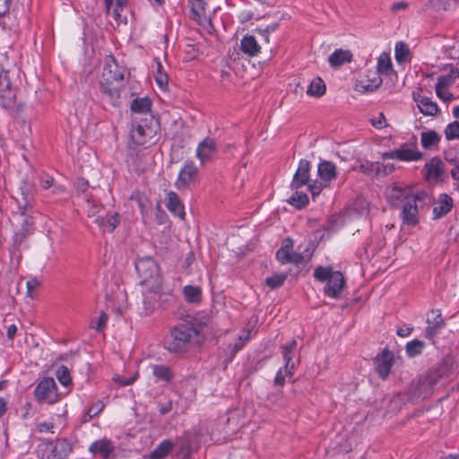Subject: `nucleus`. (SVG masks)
I'll use <instances>...</instances> for the list:
<instances>
[{
    "label": "nucleus",
    "mask_w": 459,
    "mask_h": 459,
    "mask_svg": "<svg viewBox=\"0 0 459 459\" xmlns=\"http://www.w3.org/2000/svg\"><path fill=\"white\" fill-rule=\"evenodd\" d=\"M205 337L206 333L203 332L202 325L198 328L189 323H182L170 331L165 345L169 351L181 353L191 348L201 346Z\"/></svg>",
    "instance_id": "f257e3e1"
},
{
    "label": "nucleus",
    "mask_w": 459,
    "mask_h": 459,
    "mask_svg": "<svg viewBox=\"0 0 459 459\" xmlns=\"http://www.w3.org/2000/svg\"><path fill=\"white\" fill-rule=\"evenodd\" d=\"M123 80L124 69L118 65L114 56H107L100 80V90L107 100L113 106L117 105Z\"/></svg>",
    "instance_id": "f03ea898"
},
{
    "label": "nucleus",
    "mask_w": 459,
    "mask_h": 459,
    "mask_svg": "<svg viewBox=\"0 0 459 459\" xmlns=\"http://www.w3.org/2000/svg\"><path fill=\"white\" fill-rule=\"evenodd\" d=\"M314 277L319 281H326L325 293L328 297L337 299L340 297L345 281L343 275L339 271H333L331 267H317L314 272Z\"/></svg>",
    "instance_id": "7ed1b4c3"
},
{
    "label": "nucleus",
    "mask_w": 459,
    "mask_h": 459,
    "mask_svg": "<svg viewBox=\"0 0 459 459\" xmlns=\"http://www.w3.org/2000/svg\"><path fill=\"white\" fill-rule=\"evenodd\" d=\"M135 270L143 285L161 288L159 267L153 258L150 256L139 258L135 262Z\"/></svg>",
    "instance_id": "20e7f679"
},
{
    "label": "nucleus",
    "mask_w": 459,
    "mask_h": 459,
    "mask_svg": "<svg viewBox=\"0 0 459 459\" xmlns=\"http://www.w3.org/2000/svg\"><path fill=\"white\" fill-rule=\"evenodd\" d=\"M72 452V445L65 438L42 443L37 448L40 459H64Z\"/></svg>",
    "instance_id": "39448f33"
},
{
    "label": "nucleus",
    "mask_w": 459,
    "mask_h": 459,
    "mask_svg": "<svg viewBox=\"0 0 459 459\" xmlns=\"http://www.w3.org/2000/svg\"><path fill=\"white\" fill-rule=\"evenodd\" d=\"M88 217L91 218L93 222L96 223L103 230L113 231L119 224V215L115 212L114 214H106L103 207L100 204H92L88 210Z\"/></svg>",
    "instance_id": "423d86ee"
},
{
    "label": "nucleus",
    "mask_w": 459,
    "mask_h": 459,
    "mask_svg": "<svg viewBox=\"0 0 459 459\" xmlns=\"http://www.w3.org/2000/svg\"><path fill=\"white\" fill-rule=\"evenodd\" d=\"M429 199V195L423 191L409 197L408 201L403 204L402 219L403 223L415 225L418 222V203H424Z\"/></svg>",
    "instance_id": "0eeeda50"
},
{
    "label": "nucleus",
    "mask_w": 459,
    "mask_h": 459,
    "mask_svg": "<svg viewBox=\"0 0 459 459\" xmlns=\"http://www.w3.org/2000/svg\"><path fill=\"white\" fill-rule=\"evenodd\" d=\"M198 168L194 162L186 163L180 169L175 186L179 191H184L195 185L198 178Z\"/></svg>",
    "instance_id": "6e6552de"
},
{
    "label": "nucleus",
    "mask_w": 459,
    "mask_h": 459,
    "mask_svg": "<svg viewBox=\"0 0 459 459\" xmlns=\"http://www.w3.org/2000/svg\"><path fill=\"white\" fill-rule=\"evenodd\" d=\"M34 394L39 402L55 403L57 399L55 380L51 377L42 379L36 386Z\"/></svg>",
    "instance_id": "1a4fd4ad"
},
{
    "label": "nucleus",
    "mask_w": 459,
    "mask_h": 459,
    "mask_svg": "<svg viewBox=\"0 0 459 459\" xmlns=\"http://www.w3.org/2000/svg\"><path fill=\"white\" fill-rule=\"evenodd\" d=\"M394 362V355L387 349H384L374 359L375 370L382 379H385Z\"/></svg>",
    "instance_id": "9d476101"
},
{
    "label": "nucleus",
    "mask_w": 459,
    "mask_h": 459,
    "mask_svg": "<svg viewBox=\"0 0 459 459\" xmlns=\"http://www.w3.org/2000/svg\"><path fill=\"white\" fill-rule=\"evenodd\" d=\"M18 211L15 215L26 216L33 209L34 197L28 187H22L18 195L14 197Z\"/></svg>",
    "instance_id": "9b49d317"
},
{
    "label": "nucleus",
    "mask_w": 459,
    "mask_h": 459,
    "mask_svg": "<svg viewBox=\"0 0 459 459\" xmlns=\"http://www.w3.org/2000/svg\"><path fill=\"white\" fill-rule=\"evenodd\" d=\"M382 158L383 160L396 159L402 161H412L421 159V153L403 145L400 149L384 152Z\"/></svg>",
    "instance_id": "f8f14e48"
},
{
    "label": "nucleus",
    "mask_w": 459,
    "mask_h": 459,
    "mask_svg": "<svg viewBox=\"0 0 459 459\" xmlns=\"http://www.w3.org/2000/svg\"><path fill=\"white\" fill-rule=\"evenodd\" d=\"M218 152L217 144L214 139L206 137L199 143L196 148V157L201 163L209 161Z\"/></svg>",
    "instance_id": "ddd939ff"
},
{
    "label": "nucleus",
    "mask_w": 459,
    "mask_h": 459,
    "mask_svg": "<svg viewBox=\"0 0 459 459\" xmlns=\"http://www.w3.org/2000/svg\"><path fill=\"white\" fill-rule=\"evenodd\" d=\"M310 164L307 160H300L298 169L296 170L291 182V188L298 190L303 186H307L309 180Z\"/></svg>",
    "instance_id": "4468645a"
},
{
    "label": "nucleus",
    "mask_w": 459,
    "mask_h": 459,
    "mask_svg": "<svg viewBox=\"0 0 459 459\" xmlns=\"http://www.w3.org/2000/svg\"><path fill=\"white\" fill-rule=\"evenodd\" d=\"M161 288H153L152 285L147 286V290L143 291V308L146 315L152 313L160 305Z\"/></svg>",
    "instance_id": "2eb2a0df"
},
{
    "label": "nucleus",
    "mask_w": 459,
    "mask_h": 459,
    "mask_svg": "<svg viewBox=\"0 0 459 459\" xmlns=\"http://www.w3.org/2000/svg\"><path fill=\"white\" fill-rule=\"evenodd\" d=\"M439 376L437 372H429L428 375L420 377L416 383L415 386L420 396L429 395L435 385H437Z\"/></svg>",
    "instance_id": "dca6fc26"
},
{
    "label": "nucleus",
    "mask_w": 459,
    "mask_h": 459,
    "mask_svg": "<svg viewBox=\"0 0 459 459\" xmlns=\"http://www.w3.org/2000/svg\"><path fill=\"white\" fill-rule=\"evenodd\" d=\"M93 455H100L103 459L110 458L115 451L114 444L107 438L94 441L89 448Z\"/></svg>",
    "instance_id": "f3484780"
},
{
    "label": "nucleus",
    "mask_w": 459,
    "mask_h": 459,
    "mask_svg": "<svg viewBox=\"0 0 459 459\" xmlns=\"http://www.w3.org/2000/svg\"><path fill=\"white\" fill-rule=\"evenodd\" d=\"M431 313L436 314V316L432 319L429 317L427 319L428 326L425 330V337L429 340H432L446 325L440 310L432 309Z\"/></svg>",
    "instance_id": "a211bd4d"
},
{
    "label": "nucleus",
    "mask_w": 459,
    "mask_h": 459,
    "mask_svg": "<svg viewBox=\"0 0 459 459\" xmlns=\"http://www.w3.org/2000/svg\"><path fill=\"white\" fill-rule=\"evenodd\" d=\"M386 195L393 205H398L399 203L403 204L408 201L409 197L415 195V194H411L409 189L402 188L396 185L388 187Z\"/></svg>",
    "instance_id": "6ab92c4d"
},
{
    "label": "nucleus",
    "mask_w": 459,
    "mask_h": 459,
    "mask_svg": "<svg viewBox=\"0 0 459 459\" xmlns=\"http://www.w3.org/2000/svg\"><path fill=\"white\" fill-rule=\"evenodd\" d=\"M152 130L150 127L138 123H134L130 131L132 141L137 145H143L147 143V139H152Z\"/></svg>",
    "instance_id": "aec40b11"
},
{
    "label": "nucleus",
    "mask_w": 459,
    "mask_h": 459,
    "mask_svg": "<svg viewBox=\"0 0 459 459\" xmlns=\"http://www.w3.org/2000/svg\"><path fill=\"white\" fill-rule=\"evenodd\" d=\"M297 348V341L291 340L288 343L281 345V352L284 359V372L286 375L292 376L295 363L292 361V353Z\"/></svg>",
    "instance_id": "412c9836"
},
{
    "label": "nucleus",
    "mask_w": 459,
    "mask_h": 459,
    "mask_svg": "<svg viewBox=\"0 0 459 459\" xmlns=\"http://www.w3.org/2000/svg\"><path fill=\"white\" fill-rule=\"evenodd\" d=\"M165 201L166 207L170 212L180 219L185 218L186 213L184 205L177 193L173 191L168 192Z\"/></svg>",
    "instance_id": "4be33fe9"
},
{
    "label": "nucleus",
    "mask_w": 459,
    "mask_h": 459,
    "mask_svg": "<svg viewBox=\"0 0 459 459\" xmlns=\"http://www.w3.org/2000/svg\"><path fill=\"white\" fill-rule=\"evenodd\" d=\"M426 178L438 180L444 172V164L441 160L434 158L425 165Z\"/></svg>",
    "instance_id": "5701e85b"
},
{
    "label": "nucleus",
    "mask_w": 459,
    "mask_h": 459,
    "mask_svg": "<svg viewBox=\"0 0 459 459\" xmlns=\"http://www.w3.org/2000/svg\"><path fill=\"white\" fill-rule=\"evenodd\" d=\"M317 174L323 181L330 182L337 176L336 167L331 161L323 160L318 164Z\"/></svg>",
    "instance_id": "b1692460"
},
{
    "label": "nucleus",
    "mask_w": 459,
    "mask_h": 459,
    "mask_svg": "<svg viewBox=\"0 0 459 459\" xmlns=\"http://www.w3.org/2000/svg\"><path fill=\"white\" fill-rule=\"evenodd\" d=\"M240 47L241 50L250 56H256L261 49V46L257 42L256 39L251 35L245 36L241 39Z\"/></svg>",
    "instance_id": "393cba45"
},
{
    "label": "nucleus",
    "mask_w": 459,
    "mask_h": 459,
    "mask_svg": "<svg viewBox=\"0 0 459 459\" xmlns=\"http://www.w3.org/2000/svg\"><path fill=\"white\" fill-rule=\"evenodd\" d=\"M453 200L446 194L440 195L439 202L433 209L434 219H439L450 212Z\"/></svg>",
    "instance_id": "a878e982"
},
{
    "label": "nucleus",
    "mask_w": 459,
    "mask_h": 459,
    "mask_svg": "<svg viewBox=\"0 0 459 459\" xmlns=\"http://www.w3.org/2000/svg\"><path fill=\"white\" fill-rule=\"evenodd\" d=\"M352 55L348 50L337 49L328 58L329 64L333 67H338L345 63L351 61Z\"/></svg>",
    "instance_id": "bb28decb"
},
{
    "label": "nucleus",
    "mask_w": 459,
    "mask_h": 459,
    "mask_svg": "<svg viewBox=\"0 0 459 459\" xmlns=\"http://www.w3.org/2000/svg\"><path fill=\"white\" fill-rule=\"evenodd\" d=\"M382 83V78L377 75L374 74L373 76V83H371L369 81L362 80L356 83L355 85V91L360 92V93H367V92H372L376 91Z\"/></svg>",
    "instance_id": "cd10ccee"
},
{
    "label": "nucleus",
    "mask_w": 459,
    "mask_h": 459,
    "mask_svg": "<svg viewBox=\"0 0 459 459\" xmlns=\"http://www.w3.org/2000/svg\"><path fill=\"white\" fill-rule=\"evenodd\" d=\"M393 71V65L390 58V55L386 52H383L377 58V74L380 76V74H389Z\"/></svg>",
    "instance_id": "c85d7f7f"
},
{
    "label": "nucleus",
    "mask_w": 459,
    "mask_h": 459,
    "mask_svg": "<svg viewBox=\"0 0 459 459\" xmlns=\"http://www.w3.org/2000/svg\"><path fill=\"white\" fill-rule=\"evenodd\" d=\"M418 108L420 112L426 116H435L438 112V107L436 102L432 101L430 99L423 97L420 100H417Z\"/></svg>",
    "instance_id": "c756f323"
},
{
    "label": "nucleus",
    "mask_w": 459,
    "mask_h": 459,
    "mask_svg": "<svg viewBox=\"0 0 459 459\" xmlns=\"http://www.w3.org/2000/svg\"><path fill=\"white\" fill-rule=\"evenodd\" d=\"M458 77H459V70L457 68H455L452 66L447 74H443L438 77L437 83L436 84V87L447 88V87L453 85Z\"/></svg>",
    "instance_id": "7c9ffc66"
},
{
    "label": "nucleus",
    "mask_w": 459,
    "mask_h": 459,
    "mask_svg": "<svg viewBox=\"0 0 459 459\" xmlns=\"http://www.w3.org/2000/svg\"><path fill=\"white\" fill-rule=\"evenodd\" d=\"M185 299L189 303H199L202 299V290L198 286L186 285L183 289Z\"/></svg>",
    "instance_id": "2f4dec72"
},
{
    "label": "nucleus",
    "mask_w": 459,
    "mask_h": 459,
    "mask_svg": "<svg viewBox=\"0 0 459 459\" xmlns=\"http://www.w3.org/2000/svg\"><path fill=\"white\" fill-rule=\"evenodd\" d=\"M325 89L324 81L321 78L316 77L313 79L308 85L307 94L311 97L319 98L325 93Z\"/></svg>",
    "instance_id": "473e14b6"
},
{
    "label": "nucleus",
    "mask_w": 459,
    "mask_h": 459,
    "mask_svg": "<svg viewBox=\"0 0 459 459\" xmlns=\"http://www.w3.org/2000/svg\"><path fill=\"white\" fill-rule=\"evenodd\" d=\"M172 448V442L164 440L150 454L149 457L150 459H164Z\"/></svg>",
    "instance_id": "72a5a7b5"
},
{
    "label": "nucleus",
    "mask_w": 459,
    "mask_h": 459,
    "mask_svg": "<svg viewBox=\"0 0 459 459\" xmlns=\"http://www.w3.org/2000/svg\"><path fill=\"white\" fill-rule=\"evenodd\" d=\"M440 140L439 134L436 131L423 132L420 137V143L424 149L429 150L436 146Z\"/></svg>",
    "instance_id": "f704fd0d"
},
{
    "label": "nucleus",
    "mask_w": 459,
    "mask_h": 459,
    "mask_svg": "<svg viewBox=\"0 0 459 459\" xmlns=\"http://www.w3.org/2000/svg\"><path fill=\"white\" fill-rule=\"evenodd\" d=\"M151 368L153 376L159 381L169 382L173 377L170 368L165 365H152Z\"/></svg>",
    "instance_id": "c9c22d12"
},
{
    "label": "nucleus",
    "mask_w": 459,
    "mask_h": 459,
    "mask_svg": "<svg viewBox=\"0 0 459 459\" xmlns=\"http://www.w3.org/2000/svg\"><path fill=\"white\" fill-rule=\"evenodd\" d=\"M191 3V10L195 16V19L199 22L203 23L207 21L206 16L204 15V3L203 0H189Z\"/></svg>",
    "instance_id": "e433bc0d"
},
{
    "label": "nucleus",
    "mask_w": 459,
    "mask_h": 459,
    "mask_svg": "<svg viewBox=\"0 0 459 459\" xmlns=\"http://www.w3.org/2000/svg\"><path fill=\"white\" fill-rule=\"evenodd\" d=\"M395 59L398 64H403L407 62L410 58V49L408 46L403 42L399 41L395 45Z\"/></svg>",
    "instance_id": "4c0bfd02"
},
{
    "label": "nucleus",
    "mask_w": 459,
    "mask_h": 459,
    "mask_svg": "<svg viewBox=\"0 0 459 459\" xmlns=\"http://www.w3.org/2000/svg\"><path fill=\"white\" fill-rule=\"evenodd\" d=\"M16 104L15 90L0 91V105L4 108H13Z\"/></svg>",
    "instance_id": "58836bf2"
},
{
    "label": "nucleus",
    "mask_w": 459,
    "mask_h": 459,
    "mask_svg": "<svg viewBox=\"0 0 459 459\" xmlns=\"http://www.w3.org/2000/svg\"><path fill=\"white\" fill-rule=\"evenodd\" d=\"M296 193L288 200L289 204L295 206L298 209L305 207L308 204V196L307 194L295 190Z\"/></svg>",
    "instance_id": "ea45409f"
},
{
    "label": "nucleus",
    "mask_w": 459,
    "mask_h": 459,
    "mask_svg": "<svg viewBox=\"0 0 459 459\" xmlns=\"http://www.w3.org/2000/svg\"><path fill=\"white\" fill-rule=\"evenodd\" d=\"M381 163L365 162L359 165V170L369 176H380Z\"/></svg>",
    "instance_id": "a19ab883"
},
{
    "label": "nucleus",
    "mask_w": 459,
    "mask_h": 459,
    "mask_svg": "<svg viewBox=\"0 0 459 459\" xmlns=\"http://www.w3.org/2000/svg\"><path fill=\"white\" fill-rule=\"evenodd\" d=\"M424 346L422 341L413 340L406 344V352L409 357H415L422 352Z\"/></svg>",
    "instance_id": "79ce46f5"
},
{
    "label": "nucleus",
    "mask_w": 459,
    "mask_h": 459,
    "mask_svg": "<svg viewBox=\"0 0 459 459\" xmlns=\"http://www.w3.org/2000/svg\"><path fill=\"white\" fill-rule=\"evenodd\" d=\"M287 277V273H275L273 276L267 277L265 279V284L273 290L277 289L284 283Z\"/></svg>",
    "instance_id": "37998d69"
},
{
    "label": "nucleus",
    "mask_w": 459,
    "mask_h": 459,
    "mask_svg": "<svg viewBox=\"0 0 459 459\" xmlns=\"http://www.w3.org/2000/svg\"><path fill=\"white\" fill-rule=\"evenodd\" d=\"M151 102L148 99L134 100L131 104V109L136 113H146L150 110Z\"/></svg>",
    "instance_id": "c03bdc74"
},
{
    "label": "nucleus",
    "mask_w": 459,
    "mask_h": 459,
    "mask_svg": "<svg viewBox=\"0 0 459 459\" xmlns=\"http://www.w3.org/2000/svg\"><path fill=\"white\" fill-rule=\"evenodd\" d=\"M156 82L159 85V87L162 90H165L168 86V75L164 72L163 67L160 64V62H157V72L155 75Z\"/></svg>",
    "instance_id": "a18cd8bd"
},
{
    "label": "nucleus",
    "mask_w": 459,
    "mask_h": 459,
    "mask_svg": "<svg viewBox=\"0 0 459 459\" xmlns=\"http://www.w3.org/2000/svg\"><path fill=\"white\" fill-rule=\"evenodd\" d=\"M56 378L64 385L68 386L72 383V379L69 374V370L65 366H61L56 369Z\"/></svg>",
    "instance_id": "49530a36"
},
{
    "label": "nucleus",
    "mask_w": 459,
    "mask_h": 459,
    "mask_svg": "<svg viewBox=\"0 0 459 459\" xmlns=\"http://www.w3.org/2000/svg\"><path fill=\"white\" fill-rule=\"evenodd\" d=\"M15 90L12 86V82L9 77V71L3 70L0 73V91H13Z\"/></svg>",
    "instance_id": "de8ad7c7"
},
{
    "label": "nucleus",
    "mask_w": 459,
    "mask_h": 459,
    "mask_svg": "<svg viewBox=\"0 0 459 459\" xmlns=\"http://www.w3.org/2000/svg\"><path fill=\"white\" fill-rule=\"evenodd\" d=\"M446 137L448 140L459 139V122L450 123L445 130Z\"/></svg>",
    "instance_id": "09e8293b"
},
{
    "label": "nucleus",
    "mask_w": 459,
    "mask_h": 459,
    "mask_svg": "<svg viewBox=\"0 0 459 459\" xmlns=\"http://www.w3.org/2000/svg\"><path fill=\"white\" fill-rule=\"evenodd\" d=\"M108 316L105 312H101L97 320H92L90 327L95 329L97 332H102L106 326Z\"/></svg>",
    "instance_id": "8fccbe9b"
},
{
    "label": "nucleus",
    "mask_w": 459,
    "mask_h": 459,
    "mask_svg": "<svg viewBox=\"0 0 459 459\" xmlns=\"http://www.w3.org/2000/svg\"><path fill=\"white\" fill-rule=\"evenodd\" d=\"M104 408V403L101 401H97L94 403L87 411L88 419H85L84 421H87L93 417L97 416Z\"/></svg>",
    "instance_id": "3c124183"
},
{
    "label": "nucleus",
    "mask_w": 459,
    "mask_h": 459,
    "mask_svg": "<svg viewBox=\"0 0 459 459\" xmlns=\"http://www.w3.org/2000/svg\"><path fill=\"white\" fill-rule=\"evenodd\" d=\"M446 88H438L436 87V93L439 99H441L445 102L452 101L455 97L452 93L446 91Z\"/></svg>",
    "instance_id": "603ef678"
},
{
    "label": "nucleus",
    "mask_w": 459,
    "mask_h": 459,
    "mask_svg": "<svg viewBox=\"0 0 459 459\" xmlns=\"http://www.w3.org/2000/svg\"><path fill=\"white\" fill-rule=\"evenodd\" d=\"M136 376H137V375L135 374V375H134V377H132L125 378L124 377H121V376L117 375V376H115V377H113V380H114L116 383H117L119 385H121V386H126V385H129L133 384V383L135 381V379H136Z\"/></svg>",
    "instance_id": "864d4df0"
},
{
    "label": "nucleus",
    "mask_w": 459,
    "mask_h": 459,
    "mask_svg": "<svg viewBox=\"0 0 459 459\" xmlns=\"http://www.w3.org/2000/svg\"><path fill=\"white\" fill-rule=\"evenodd\" d=\"M158 405L160 413L161 415H165L172 410L173 403L170 399H169L164 403L159 402Z\"/></svg>",
    "instance_id": "5fc2aeb1"
},
{
    "label": "nucleus",
    "mask_w": 459,
    "mask_h": 459,
    "mask_svg": "<svg viewBox=\"0 0 459 459\" xmlns=\"http://www.w3.org/2000/svg\"><path fill=\"white\" fill-rule=\"evenodd\" d=\"M40 285L37 278H31L27 281V291L30 297H33V291Z\"/></svg>",
    "instance_id": "6e6d98bb"
},
{
    "label": "nucleus",
    "mask_w": 459,
    "mask_h": 459,
    "mask_svg": "<svg viewBox=\"0 0 459 459\" xmlns=\"http://www.w3.org/2000/svg\"><path fill=\"white\" fill-rule=\"evenodd\" d=\"M290 251H286L284 249H279L276 253V257L279 262L281 264H287L290 262Z\"/></svg>",
    "instance_id": "4d7b16f0"
},
{
    "label": "nucleus",
    "mask_w": 459,
    "mask_h": 459,
    "mask_svg": "<svg viewBox=\"0 0 459 459\" xmlns=\"http://www.w3.org/2000/svg\"><path fill=\"white\" fill-rule=\"evenodd\" d=\"M22 220V229L23 231H29V228L32 225V221L30 217V213H28L26 216H20Z\"/></svg>",
    "instance_id": "13d9d810"
},
{
    "label": "nucleus",
    "mask_w": 459,
    "mask_h": 459,
    "mask_svg": "<svg viewBox=\"0 0 459 459\" xmlns=\"http://www.w3.org/2000/svg\"><path fill=\"white\" fill-rule=\"evenodd\" d=\"M305 262L304 256L300 253L290 251V262L295 264H303Z\"/></svg>",
    "instance_id": "bf43d9fd"
},
{
    "label": "nucleus",
    "mask_w": 459,
    "mask_h": 459,
    "mask_svg": "<svg viewBox=\"0 0 459 459\" xmlns=\"http://www.w3.org/2000/svg\"><path fill=\"white\" fill-rule=\"evenodd\" d=\"M307 188L308 190L310 191L312 196H316L317 195H319L323 189V186L322 184H316V183H314V184H310L308 183L307 185Z\"/></svg>",
    "instance_id": "052dcab7"
},
{
    "label": "nucleus",
    "mask_w": 459,
    "mask_h": 459,
    "mask_svg": "<svg viewBox=\"0 0 459 459\" xmlns=\"http://www.w3.org/2000/svg\"><path fill=\"white\" fill-rule=\"evenodd\" d=\"M126 4V0H116V7L111 11L112 15L117 20L120 16L118 9L123 8Z\"/></svg>",
    "instance_id": "680f3d73"
},
{
    "label": "nucleus",
    "mask_w": 459,
    "mask_h": 459,
    "mask_svg": "<svg viewBox=\"0 0 459 459\" xmlns=\"http://www.w3.org/2000/svg\"><path fill=\"white\" fill-rule=\"evenodd\" d=\"M395 167L393 163L381 164L380 176H385L392 173Z\"/></svg>",
    "instance_id": "e2e57ef3"
},
{
    "label": "nucleus",
    "mask_w": 459,
    "mask_h": 459,
    "mask_svg": "<svg viewBox=\"0 0 459 459\" xmlns=\"http://www.w3.org/2000/svg\"><path fill=\"white\" fill-rule=\"evenodd\" d=\"M285 376H287L284 372V368H280L276 374L274 378V383L279 385H282L285 382Z\"/></svg>",
    "instance_id": "0e129e2a"
},
{
    "label": "nucleus",
    "mask_w": 459,
    "mask_h": 459,
    "mask_svg": "<svg viewBox=\"0 0 459 459\" xmlns=\"http://www.w3.org/2000/svg\"><path fill=\"white\" fill-rule=\"evenodd\" d=\"M89 186V183L87 180L83 178H79L76 183V189L78 193H84Z\"/></svg>",
    "instance_id": "69168bd1"
},
{
    "label": "nucleus",
    "mask_w": 459,
    "mask_h": 459,
    "mask_svg": "<svg viewBox=\"0 0 459 459\" xmlns=\"http://www.w3.org/2000/svg\"><path fill=\"white\" fill-rule=\"evenodd\" d=\"M12 0H0V16L8 13Z\"/></svg>",
    "instance_id": "338daca9"
},
{
    "label": "nucleus",
    "mask_w": 459,
    "mask_h": 459,
    "mask_svg": "<svg viewBox=\"0 0 459 459\" xmlns=\"http://www.w3.org/2000/svg\"><path fill=\"white\" fill-rule=\"evenodd\" d=\"M54 428V424L51 422H41L38 425L39 432L50 431Z\"/></svg>",
    "instance_id": "774afa93"
}]
</instances>
